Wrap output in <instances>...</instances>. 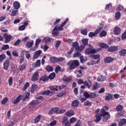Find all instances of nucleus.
<instances>
[{
	"label": "nucleus",
	"mask_w": 126,
	"mask_h": 126,
	"mask_svg": "<svg viewBox=\"0 0 126 126\" xmlns=\"http://www.w3.org/2000/svg\"><path fill=\"white\" fill-rule=\"evenodd\" d=\"M115 17L116 20H119V19H120V17H121V12H117L115 13Z\"/></svg>",
	"instance_id": "473e14b6"
},
{
	"label": "nucleus",
	"mask_w": 126,
	"mask_h": 126,
	"mask_svg": "<svg viewBox=\"0 0 126 126\" xmlns=\"http://www.w3.org/2000/svg\"><path fill=\"white\" fill-rule=\"evenodd\" d=\"M40 100H43L42 97H39L38 98L36 99L35 100H32L31 102H30V108H34L35 106H37L38 104L41 103V101Z\"/></svg>",
	"instance_id": "7ed1b4c3"
},
{
	"label": "nucleus",
	"mask_w": 126,
	"mask_h": 126,
	"mask_svg": "<svg viewBox=\"0 0 126 126\" xmlns=\"http://www.w3.org/2000/svg\"><path fill=\"white\" fill-rule=\"evenodd\" d=\"M3 37L5 39L4 42L5 44L8 43L10 40H11V38H12V36L11 35H8L7 33H5L3 34Z\"/></svg>",
	"instance_id": "6e6552de"
},
{
	"label": "nucleus",
	"mask_w": 126,
	"mask_h": 126,
	"mask_svg": "<svg viewBox=\"0 0 126 126\" xmlns=\"http://www.w3.org/2000/svg\"><path fill=\"white\" fill-rule=\"evenodd\" d=\"M113 32L115 35H120L121 33V29L119 27H116L114 28Z\"/></svg>",
	"instance_id": "9b49d317"
},
{
	"label": "nucleus",
	"mask_w": 126,
	"mask_h": 126,
	"mask_svg": "<svg viewBox=\"0 0 126 126\" xmlns=\"http://www.w3.org/2000/svg\"><path fill=\"white\" fill-rule=\"evenodd\" d=\"M46 70L48 72H50V71H53V70H54V69L52 68V66L50 65H47L46 67Z\"/></svg>",
	"instance_id": "c03bdc74"
},
{
	"label": "nucleus",
	"mask_w": 126,
	"mask_h": 126,
	"mask_svg": "<svg viewBox=\"0 0 126 126\" xmlns=\"http://www.w3.org/2000/svg\"><path fill=\"white\" fill-rule=\"evenodd\" d=\"M79 46V45L78 44V42H74L72 43V47L73 48H75V49H77V48L78 47V46Z\"/></svg>",
	"instance_id": "49530a36"
},
{
	"label": "nucleus",
	"mask_w": 126,
	"mask_h": 126,
	"mask_svg": "<svg viewBox=\"0 0 126 126\" xmlns=\"http://www.w3.org/2000/svg\"><path fill=\"white\" fill-rule=\"evenodd\" d=\"M76 122V118L72 117L70 119V124H74Z\"/></svg>",
	"instance_id": "864d4df0"
},
{
	"label": "nucleus",
	"mask_w": 126,
	"mask_h": 126,
	"mask_svg": "<svg viewBox=\"0 0 126 126\" xmlns=\"http://www.w3.org/2000/svg\"><path fill=\"white\" fill-rule=\"evenodd\" d=\"M99 46L101 47V48H104L105 49H108V48H109V45L104 43L99 44Z\"/></svg>",
	"instance_id": "4c0bfd02"
},
{
	"label": "nucleus",
	"mask_w": 126,
	"mask_h": 126,
	"mask_svg": "<svg viewBox=\"0 0 126 126\" xmlns=\"http://www.w3.org/2000/svg\"><path fill=\"white\" fill-rule=\"evenodd\" d=\"M37 88H38V86L36 84H33L32 85L31 89V92L33 93V92H35L36 90H37Z\"/></svg>",
	"instance_id": "393cba45"
},
{
	"label": "nucleus",
	"mask_w": 126,
	"mask_h": 126,
	"mask_svg": "<svg viewBox=\"0 0 126 126\" xmlns=\"http://www.w3.org/2000/svg\"><path fill=\"white\" fill-rule=\"evenodd\" d=\"M41 65V61L37 60L35 63V66H40Z\"/></svg>",
	"instance_id": "338daca9"
},
{
	"label": "nucleus",
	"mask_w": 126,
	"mask_h": 126,
	"mask_svg": "<svg viewBox=\"0 0 126 126\" xmlns=\"http://www.w3.org/2000/svg\"><path fill=\"white\" fill-rule=\"evenodd\" d=\"M81 34L83 35H87V29H83L81 31Z\"/></svg>",
	"instance_id": "6e6d98bb"
},
{
	"label": "nucleus",
	"mask_w": 126,
	"mask_h": 126,
	"mask_svg": "<svg viewBox=\"0 0 126 126\" xmlns=\"http://www.w3.org/2000/svg\"><path fill=\"white\" fill-rule=\"evenodd\" d=\"M8 83H9V85L10 86L11 85H12V77H10V78L8 79Z\"/></svg>",
	"instance_id": "774afa93"
},
{
	"label": "nucleus",
	"mask_w": 126,
	"mask_h": 126,
	"mask_svg": "<svg viewBox=\"0 0 126 126\" xmlns=\"http://www.w3.org/2000/svg\"><path fill=\"white\" fill-rule=\"evenodd\" d=\"M91 57L92 59H94V60H98V59H100V55H91Z\"/></svg>",
	"instance_id": "f704fd0d"
},
{
	"label": "nucleus",
	"mask_w": 126,
	"mask_h": 126,
	"mask_svg": "<svg viewBox=\"0 0 126 126\" xmlns=\"http://www.w3.org/2000/svg\"><path fill=\"white\" fill-rule=\"evenodd\" d=\"M63 79V81H65V82H70V81H72V78L67 77L66 76H64Z\"/></svg>",
	"instance_id": "b1692460"
},
{
	"label": "nucleus",
	"mask_w": 126,
	"mask_h": 126,
	"mask_svg": "<svg viewBox=\"0 0 126 126\" xmlns=\"http://www.w3.org/2000/svg\"><path fill=\"white\" fill-rule=\"evenodd\" d=\"M105 79V78L104 77H102V76H99L97 78V81H104Z\"/></svg>",
	"instance_id": "603ef678"
},
{
	"label": "nucleus",
	"mask_w": 126,
	"mask_h": 126,
	"mask_svg": "<svg viewBox=\"0 0 126 126\" xmlns=\"http://www.w3.org/2000/svg\"><path fill=\"white\" fill-rule=\"evenodd\" d=\"M123 109H124V107L121 104L118 105L116 108V110L118 112H121V111L123 110Z\"/></svg>",
	"instance_id": "c85d7f7f"
},
{
	"label": "nucleus",
	"mask_w": 126,
	"mask_h": 126,
	"mask_svg": "<svg viewBox=\"0 0 126 126\" xmlns=\"http://www.w3.org/2000/svg\"><path fill=\"white\" fill-rule=\"evenodd\" d=\"M9 48V45H8V44H6V45H3V46L1 48V50H7V49Z\"/></svg>",
	"instance_id": "5fc2aeb1"
},
{
	"label": "nucleus",
	"mask_w": 126,
	"mask_h": 126,
	"mask_svg": "<svg viewBox=\"0 0 126 126\" xmlns=\"http://www.w3.org/2000/svg\"><path fill=\"white\" fill-rule=\"evenodd\" d=\"M26 52V57L27 60H29L30 59V54L29 53V51H25Z\"/></svg>",
	"instance_id": "bf43d9fd"
},
{
	"label": "nucleus",
	"mask_w": 126,
	"mask_h": 126,
	"mask_svg": "<svg viewBox=\"0 0 126 126\" xmlns=\"http://www.w3.org/2000/svg\"><path fill=\"white\" fill-rule=\"evenodd\" d=\"M82 42L84 45V46H86L88 45V39L86 38H84L83 40H82Z\"/></svg>",
	"instance_id": "ea45409f"
},
{
	"label": "nucleus",
	"mask_w": 126,
	"mask_h": 126,
	"mask_svg": "<svg viewBox=\"0 0 126 126\" xmlns=\"http://www.w3.org/2000/svg\"><path fill=\"white\" fill-rule=\"evenodd\" d=\"M61 41L60 40H58L56 44H55V47L56 48H59V47H60V45H61Z\"/></svg>",
	"instance_id": "680f3d73"
},
{
	"label": "nucleus",
	"mask_w": 126,
	"mask_h": 126,
	"mask_svg": "<svg viewBox=\"0 0 126 126\" xmlns=\"http://www.w3.org/2000/svg\"><path fill=\"white\" fill-rule=\"evenodd\" d=\"M108 52L113 53L114 52H117L118 51V47L117 46H111L107 49Z\"/></svg>",
	"instance_id": "f8f14e48"
},
{
	"label": "nucleus",
	"mask_w": 126,
	"mask_h": 126,
	"mask_svg": "<svg viewBox=\"0 0 126 126\" xmlns=\"http://www.w3.org/2000/svg\"><path fill=\"white\" fill-rule=\"evenodd\" d=\"M123 116L124 115H123V114H122V113H119L117 114L116 116V118L117 119H122Z\"/></svg>",
	"instance_id": "13d9d810"
},
{
	"label": "nucleus",
	"mask_w": 126,
	"mask_h": 126,
	"mask_svg": "<svg viewBox=\"0 0 126 126\" xmlns=\"http://www.w3.org/2000/svg\"><path fill=\"white\" fill-rule=\"evenodd\" d=\"M107 35V32L104 31H102L100 33V37H105Z\"/></svg>",
	"instance_id": "3c124183"
},
{
	"label": "nucleus",
	"mask_w": 126,
	"mask_h": 126,
	"mask_svg": "<svg viewBox=\"0 0 126 126\" xmlns=\"http://www.w3.org/2000/svg\"><path fill=\"white\" fill-rule=\"evenodd\" d=\"M41 40L39 38H37V39L36 40V41H35V45L36 46H37L38 45H39V44H40V43H41Z\"/></svg>",
	"instance_id": "4d7b16f0"
},
{
	"label": "nucleus",
	"mask_w": 126,
	"mask_h": 126,
	"mask_svg": "<svg viewBox=\"0 0 126 126\" xmlns=\"http://www.w3.org/2000/svg\"><path fill=\"white\" fill-rule=\"evenodd\" d=\"M102 30H103V28L100 27L97 29L94 32H91L89 33V37H90V38H93V37L97 36V35H98V34H99V33Z\"/></svg>",
	"instance_id": "20e7f679"
},
{
	"label": "nucleus",
	"mask_w": 126,
	"mask_h": 126,
	"mask_svg": "<svg viewBox=\"0 0 126 126\" xmlns=\"http://www.w3.org/2000/svg\"><path fill=\"white\" fill-rule=\"evenodd\" d=\"M5 59V55L3 54L0 55V62H1V61H3Z\"/></svg>",
	"instance_id": "69168bd1"
},
{
	"label": "nucleus",
	"mask_w": 126,
	"mask_h": 126,
	"mask_svg": "<svg viewBox=\"0 0 126 126\" xmlns=\"http://www.w3.org/2000/svg\"><path fill=\"white\" fill-rule=\"evenodd\" d=\"M28 87H29V82H27L23 89V91H25V90H26V89H27V88H28Z\"/></svg>",
	"instance_id": "8fccbe9b"
},
{
	"label": "nucleus",
	"mask_w": 126,
	"mask_h": 126,
	"mask_svg": "<svg viewBox=\"0 0 126 126\" xmlns=\"http://www.w3.org/2000/svg\"><path fill=\"white\" fill-rule=\"evenodd\" d=\"M10 63V61H9V60H6L4 62L3 65V69H4V70H7V69H8V67L9 66Z\"/></svg>",
	"instance_id": "0eeeda50"
},
{
	"label": "nucleus",
	"mask_w": 126,
	"mask_h": 126,
	"mask_svg": "<svg viewBox=\"0 0 126 126\" xmlns=\"http://www.w3.org/2000/svg\"><path fill=\"white\" fill-rule=\"evenodd\" d=\"M40 120H41V115H39L34 119V124H37V123H39Z\"/></svg>",
	"instance_id": "e433bc0d"
},
{
	"label": "nucleus",
	"mask_w": 126,
	"mask_h": 126,
	"mask_svg": "<svg viewBox=\"0 0 126 126\" xmlns=\"http://www.w3.org/2000/svg\"><path fill=\"white\" fill-rule=\"evenodd\" d=\"M49 79H54L55 77H56V73L55 72H52L51 73L49 76L48 77Z\"/></svg>",
	"instance_id": "2f4dec72"
},
{
	"label": "nucleus",
	"mask_w": 126,
	"mask_h": 126,
	"mask_svg": "<svg viewBox=\"0 0 126 126\" xmlns=\"http://www.w3.org/2000/svg\"><path fill=\"white\" fill-rule=\"evenodd\" d=\"M21 95H19L15 100L12 101L13 104H17V103H19V102L21 101Z\"/></svg>",
	"instance_id": "4be33fe9"
},
{
	"label": "nucleus",
	"mask_w": 126,
	"mask_h": 126,
	"mask_svg": "<svg viewBox=\"0 0 126 126\" xmlns=\"http://www.w3.org/2000/svg\"><path fill=\"white\" fill-rule=\"evenodd\" d=\"M41 54L42 51L41 50H38L35 52L34 55L33 56V59H34V60L38 59V58H39V57L40 56V55H41Z\"/></svg>",
	"instance_id": "9d476101"
},
{
	"label": "nucleus",
	"mask_w": 126,
	"mask_h": 126,
	"mask_svg": "<svg viewBox=\"0 0 126 126\" xmlns=\"http://www.w3.org/2000/svg\"><path fill=\"white\" fill-rule=\"evenodd\" d=\"M34 44V41L32 40L31 42H28L26 44V46L28 48H31Z\"/></svg>",
	"instance_id": "7c9ffc66"
},
{
	"label": "nucleus",
	"mask_w": 126,
	"mask_h": 126,
	"mask_svg": "<svg viewBox=\"0 0 126 126\" xmlns=\"http://www.w3.org/2000/svg\"><path fill=\"white\" fill-rule=\"evenodd\" d=\"M18 11V10H13L11 13V16H15V15H16V14H18L17 13Z\"/></svg>",
	"instance_id": "09e8293b"
},
{
	"label": "nucleus",
	"mask_w": 126,
	"mask_h": 126,
	"mask_svg": "<svg viewBox=\"0 0 126 126\" xmlns=\"http://www.w3.org/2000/svg\"><path fill=\"white\" fill-rule=\"evenodd\" d=\"M95 97H96V94L93 93H91L90 94V98H95Z\"/></svg>",
	"instance_id": "e2e57ef3"
},
{
	"label": "nucleus",
	"mask_w": 126,
	"mask_h": 126,
	"mask_svg": "<svg viewBox=\"0 0 126 126\" xmlns=\"http://www.w3.org/2000/svg\"><path fill=\"white\" fill-rule=\"evenodd\" d=\"M126 119L125 118L122 119L119 123V126H126Z\"/></svg>",
	"instance_id": "f3484780"
},
{
	"label": "nucleus",
	"mask_w": 126,
	"mask_h": 126,
	"mask_svg": "<svg viewBox=\"0 0 126 126\" xmlns=\"http://www.w3.org/2000/svg\"><path fill=\"white\" fill-rule=\"evenodd\" d=\"M19 31H23V30H25V26L22 25L19 27Z\"/></svg>",
	"instance_id": "052dcab7"
},
{
	"label": "nucleus",
	"mask_w": 126,
	"mask_h": 126,
	"mask_svg": "<svg viewBox=\"0 0 126 126\" xmlns=\"http://www.w3.org/2000/svg\"><path fill=\"white\" fill-rule=\"evenodd\" d=\"M104 63H111V62H113L114 61V59L112 58V57H108L104 60Z\"/></svg>",
	"instance_id": "aec40b11"
},
{
	"label": "nucleus",
	"mask_w": 126,
	"mask_h": 126,
	"mask_svg": "<svg viewBox=\"0 0 126 126\" xmlns=\"http://www.w3.org/2000/svg\"><path fill=\"white\" fill-rule=\"evenodd\" d=\"M79 105V101L77 100H74L72 102L71 106L72 107H78Z\"/></svg>",
	"instance_id": "412c9836"
},
{
	"label": "nucleus",
	"mask_w": 126,
	"mask_h": 126,
	"mask_svg": "<svg viewBox=\"0 0 126 126\" xmlns=\"http://www.w3.org/2000/svg\"><path fill=\"white\" fill-rule=\"evenodd\" d=\"M89 82H90V84L89 83H88V82L85 81V82H84L83 84H84L85 86H87L88 88L90 89L91 86H92V83L90 81H89Z\"/></svg>",
	"instance_id": "cd10ccee"
},
{
	"label": "nucleus",
	"mask_w": 126,
	"mask_h": 126,
	"mask_svg": "<svg viewBox=\"0 0 126 126\" xmlns=\"http://www.w3.org/2000/svg\"><path fill=\"white\" fill-rule=\"evenodd\" d=\"M26 66L27 64L26 63H24L23 64L20 65L19 67L20 71H22V70L25 69V68H26Z\"/></svg>",
	"instance_id": "a878e982"
},
{
	"label": "nucleus",
	"mask_w": 126,
	"mask_h": 126,
	"mask_svg": "<svg viewBox=\"0 0 126 126\" xmlns=\"http://www.w3.org/2000/svg\"><path fill=\"white\" fill-rule=\"evenodd\" d=\"M38 77L39 72L36 71L32 74V81H37Z\"/></svg>",
	"instance_id": "423d86ee"
},
{
	"label": "nucleus",
	"mask_w": 126,
	"mask_h": 126,
	"mask_svg": "<svg viewBox=\"0 0 126 126\" xmlns=\"http://www.w3.org/2000/svg\"><path fill=\"white\" fill-rule=\"evenodd\" d=\"M101 116L103 117L102 120L103 122H106V121H108V120L111 118V116L109 114V112H104V109L101 110Z\"/></svg>",
	"instance_id": "f03ea898"
},
{
	"label": "nucleus",
	"mask_w": 126,
	"mask_h": 126,
	"mask_svg": "<svg viewBox=\"0 0 126 126\" xmlns=\"http://www.w3.org/2000/svg\"><path fill=\"white\" fill-rule=\"evenodd\" d=\"M102 114H97L95 115V120H94L95 123H98L100 122L101 119H102Z\"/></svg>",
	"instance_id": "ddd939ff"
},
{
	"label": "nucleus",
	"mask_w": 126,
	"mask_h": 126,
	"mask_svg": "<svg viewBox=\"0 0 126 126\" xmlns=\"http://www.w3.org/2000/svg\"><path fill=\"white\" fill-rule=\"evenodd\" d=\"M63 123L65 124V126H70V123L68 122L66 117H64L63 118Z\"/></svg>",
	"instance_id": "4468645a"
},
{
	"label": "nucleus",
	"mask_w": 126,
	"mask_h": 126,
	"mask_svg": "<svg viewBox=\"0 0 126 126\" xmlns=\"http://www.w3.org/2000/svg\"><path fill=\"white\" fill-rule=\"evenodd\" d=\"M99 87V84H98V83H95L94 85L93 88L92 90V91H93V90H96V89H98Z\"/></svg>",
	"instance_id": "58836bf2"
},
{
	"label": "nucleus",
	"mask_w": 126,
	"mask_h": 126,
	"mask_svg": "<svg viewBox=\"0 0 126 126\" xmlns=\"http://www.w3.org/2000/svg\"><path fill=\"white\" fill-rule=\"evenodd\" d=\"M49 80V77L47 76H43L40 79V81H44V82Z\"/></svg>",
	"instance_id": "bb28decb"
},
{
	"label": "nucleus",
	"mask_w": 126,
	"mask_h": 126,
	"mask_svg": "<svg viewBox=\"0 0 126 126\" xmlns=\"http://www.w3.org/2000/svg\"><path fill=\"white\" fill-rule=\"evenodd\" d=\"M70 70L75 69L79 65V61L78 60H70L67 63Z\"/></svg>",
	"instance_id": "f257e3e1"
},
{
	"label": "nucleus",
	"mask_w": 126,
	"mask_h": 126,
	"mask_svg": "<svg viewBox=\"0 0 126 126\" xmlns=\"http://www.w3.org/2000/svg\"><path fill=\"white\" fill-rule=\"evenodd\" d=\"M7 101H8V98H7V97H6L3 99L1 102V104H2V105H4V104L7 102Z\"/></svg>",
	"instance_id": "de8ad7c7"
},
{
	"label": "nucleus",
	"mask_w": 126,
	"mask_h": 126,
	"mask_svg": "<svg viewBox=\"0 0 126 126\" xmlns=\"http://www.w3.org/2000/svg\"><path fill=\"white\" fill-rule=\"evenodd\" d=\"M113 98V95L112 94H108L105 97L106 101H111Z\"/></svg>",
	"instance_id": "79ce46f5"
},
{
	"label": "nucleus",
	"mask_w": 126,
	"mask_h": 126,
	"mask_svg": "<svg viewBox=\"0 0 126 126\" xmlns=\"http://www.w3.org/2000/svg\"><path fill=\"white\" fill-rule=\"evenodd\" d=\"M98 50L92 48H88L85 50L86 55H90V54H96L97 53Z\"/></svg>",
	"instance_id": "39448f33"
},
{
	"label": "nucleus",
	"mask_w": 126,
	"mask_h": 126,
	"mask_svg": "<svg viewBox=\"0 0 126 126\" xmlns=\"http://www.w3.org/2000/svg\"><path fill=\"white\" fill-rule=\"evenodd\" d=\"M58 31H57V30H55V29H54L52 32V35H54V36H58V35H59Z\"/></svg>",
	"instance_id": "37998d69"
},
{
	"label": "nucleus",
	"mask_w": 126,
	"mask_h": 126,
	"mask_svg": "<svg viewBox=\"0 0 126 126\" xmlns=\"http://www.w3.org/2000/svg\"><path fill=\"white\" fill-rule=\"evenodd\" d=\"M85 49V45H81L80 46H78V48L76 49V52L77 53H81Z\"/></svg>",
	"instance_id": "dca6fc26"
},
{
	"label": "nucleus",
	"mask_w": 126,
	"mask_h": 126,
	"mask_svg": "<svg viewBox=\"0 0 126 126\" xmlns=\"http://www.w3.org/2000/svg\"><path fill=\"white\" fill-rule=\"evenodd\" d=\"M20 39H18L14 43V46H18L20 44Z\"/></svg>",
	"instance_id": "0e129e2a"
},
{
	"label": "nucleus",
	"mask_w": 126,
	"mask_h": 126,
	"mask_svg": "<svg viewBox=\"0 0 126 126\" xmlns=\"http://www.w3.org/2000/svg\"><path fill=\"white\" fill-rule=\"evenodd\" d=\"M74 111L72 110H69L65 113V116L69 117H72V116H74Z\"/></svg>",
	"instance_id": "2eb2a0df"
},
{
	"label": "nucleus",
	"mask_w": 126,
	"mask_h": 126,
	"mask_svg": "<svg viewBox=\"0 0 126 126\" xmlns=\"http://www.w3.org/2000/svg\"><path fill=\"white\" fill-rule=\"evenodd\" d=\"M13 6L15 9H19L20 8V3L18 1H15L13 3Z\"/></svg>",
	"instance_id": "a211bd4d"
},
{
	"label": "nucleus",
	"mask_w": 126,
	"mask_h": 126,
	"mask_svg": "<svg viewBox=\"0 0 126 126\" xmlns=\"http://www.w3.org/2000/svg\"><path fill=\"white\" fill-rule=\"evenodd\" d=\"M54 93V92H53L52 91H51L50 90H47V91H44L42 94H43V95H52V94H53Z\"/></svg>",
	"instance_id": "5701e85b"
},
{
	"label": "nucleus",
	"mask_w": 126,
	"mask_h": 126,
	"mask_svg": "<svg viewBox=\"0 0 126 126\" xmlns=\"http://www.w3.org/2000/svg\"><path fill=\"white\" fill-rule=\"evenodd\" d=\"M59 87L58 86H56L55 88L54 86H51L50 87V89L51 91H58V88Z\"/></svg>",
	"instance_id": "a18cd8bd"
},
{
	"label": "nucleus",
	"mask_w": 126,
	"mask_h": 126,
	"mask_svg": "<svg viewBox=\"0 0 126 126\" xmlns=\"http://www.w3.org/2000/svg\"><path fill=\"white\" fill-rule=\"evenodd\" d=\"M59 108H52L49 111L48 114L49 115H53V114H55V113H57V114H58V112H59Z\"/></svg>",
	"instance_id": "1a4fd4ad"
},
{
	"label": "nucleus",
	"mask_w": 126,
	"mask_h": 126,
	"mask_svg": "<svg viewBox=\"0 0 126 126\" xmlns=\"http://www.w3.org/2000/svg\"><path fill=\"white\" fill-rule=\"evenodd\" d=\"M43 43H49L51 42V38L50 37H45L43 39Z\"/></svg>",
	"instance_id": "a19ab883"
},
{
	"label": "nucleus",
	"mask_w": 126,
	"mask_h": 126,
	"mask_svg": "<svg viewBox=\"0 0 126 126\" xmlns=\"http://www.w3.org/2000/svg\"><path fill=\"white\" fill-rule=\"evenodd\" d=\"M126 54V50L122 49L119 52V55L121 57H123Z\"/></svg>",
	"instance_id": "c756f323"
},
{
	"label": "nucleus",
	"mask_w": 126,
	"mask_h": 126,
	"mask_svg": "<svg viewBox=\"0 0 126 126\" xmlns=\"http://www.w3.org/2000/svg\"><path fill=\"white\" fill-rule=\"evenodd\" d=\"M59 71H63V69H62V67H61V66L58 65L55 68V72H56V73H58V72H59Z\"/></svg>",
	"instance_id": "72a5a7b5"
},
{
	"label": "nucleus",
	"mask_w": 126,
	"mask_h": 126,
	"mask_svg": "<svg viewBox=\"0 0 126 126\" xmlns=\"http://www.w3.org/2000/svg\"><path fill=\"white\" fill-rule=\"evenodd\" d=\"M23 55L21 56V58L20 60V63L21 64V63H23V62H24V51H22Z\"/></svg>",
	"instance_id": "c9c22d12"
},
{
	"label": "nucleus",
	"mask_w": 126,
	"mask_h": 126,
	"mask_svg": "<svg viewBox=\"0 0 126 126\" xmlns=\"http://www.w3.org/2000/svg\"><path fill=\"white\" fill-rule=\"evenodd\" d=\"M64 26H63V24H62L59 27L56 26L54 28V30H57V31H63Z\"/></svg>",
	"instance_id": "6ab92c4d"
}]
</instances>
